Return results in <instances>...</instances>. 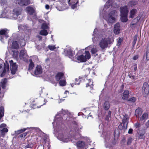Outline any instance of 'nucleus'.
I'll list each match as a JSON object with an SVG mask.
<instances>
[{
    "label": "nucleus",
    "mask_w": 149,
    "mask_h": 149,
    "mask_svg": "<svg viewBox=\"0 0 149 149\" xmlns=\"http://www.w3.org/2000/svg\"><path fill=\"white\" fill-rule=\"evenodd\" d=\"M42 72L41 67L40 65H38L34 71V74L36 75L41 74Z\"/></svg>",
    "instance_id": "obj_16"
},
{
    "label": "nucleus",
    "mask_w": 149,
    "mask_h": 149,
    "mask_svg": "<svg viewBox=\"0 0 149 149\" xmlns=\"http://www.w3.org/2000/svg\"><path fill=\"white\" fill-rule=\"evenodd\" d=\"M88 83L86 84V87H88L89 86L90 87L91 89H92L93 88V82L91 79L88 80Z\"/></svg>",
    "instance_id": "obj_29"
},
{
    "label": "nucleus",
    "mask_w": 149,
    "mask_h": 149,
    "mask_svg": "<svg viewBox=\"0 0 149 149\" xmlns=\"http://www.w3.org/2000/svg\"><path fill=\"white\" fill-rule=\"evenodd\" d=\"M19 46L17 43V42L15 41L12 43V47L15 49H17L19 48Z\"/></svg>",
    "instance_id": "obj_27"
},
{
    "label": "nucleus",
    "mask_w": 149,
    "mask_h": 149,
    "mask_svg": "<svg viewBox=\"0 0 149 149\" xmlns=\"http://www.w3.org/2000/svg\"><path fill=\"white\" fill-rule=\"evenodd\" d=\"M6 61V63H4V70L1 75V77L3 76L6 72H8L9 71V68L8 64Z\"/></svg>",
    "instance_id": "obj_13"
},
{
    "label": "nucleus",
    "mask_w": 149,
    "mask_h": 149,
    "mask_svg": "<svg viewBox=\"0 0 149 149\" xmlns=\"http://www.w3.org/2000/svg\"><path fill=\"white\" fill-rule=\"evenodd\" d=\"M21 26H22L21 25H19L18 26V28L19 30H20V29Z\"/></svg>",
    "instance_id": "obj_64"
},
{
    "label": "nucleus",
    "mask_w": 149,
    "mask_h": 149,
    "mask_svg": "<svg viewBox=\"0 0 149 149\" xmlns=\"http://www.w3.org/2000/svg\"><path fill=\"white\" fill-rule=\"evenodd\" d=\"M26 10L27 11L28 13L30 15H31L34 12L33 8L31 7H28L26 8Z\"/></svg>",
    "instance_id": "obj_23"
},
{
    "label": "nucleus",
    "mask_w": 149,
    "mask_h": 149,
    "mask_svg": "<svg viewBox=\"0 0 149 149\" xmlns=\"http://www.w3.org/2000/svg\"><path fill=\"white\" fill-rule=\"evenodd\" d=\"M85 55H81L78 56L77 59L80 62H85L86 61L87 59H89L91 57L90 54L88 51H85Z\"/></svg>",
    "instance_id": "obj_5"
},
{
    "label": "nucleus",
    "mask_w": 149,
    "mask_h": 149,
    "mask_svg": "<svg viewBox=\"0 0 149 149\" xmlns=\"http://www.w3.org/2000/svg\"><path fill=\"white\" fill-rule=\"evenodd\" d=\"M91 52L93 54H95L97 52V50L96 49L93 48L91 50Z\"/></svg>",
    "instance_id": "obj_44"
},
{
    "label": "nucleus",
    "mask_w": 149,
    "mask_h": 149,
    "mask_svg": "<svg viewBox=\"0 0 149 149\" xmlns=\"http://www.w3.org/2000/svg\"><path fill=\"white\" fill-rule=\"evenodd\" d=\"M6 126V124L4 123L0 125V128H5V127Z\"/></svg>",
    "instance_id": "obj_54"
},
{
    "label": "nucleus",
    "mask_w": 149,
    "mask_h": 149,
    "mask_svg": "<svg viewBox=\"0 0 149 149\" xmlns=\"http://www.w3.org/2000/svg\"><path fill=\"white\" fill-rule=\"evenodd\" d=\"M129 92L128 91H125L123 93L122 99L124 100H127L129 97Z\"/></svg>",
    "instance_id": "obj_18"
},
{
    "label": "nucleus",
    "mask_w": 149,
    "mask_h": 149,
    "mask_svg": "<svg viewBox=\"0 0 149 149\" xmlns=\"http://www.w3.org/2000/svg\"><path fill=\"white\" fill-rule=\"evenodd\" d=\"M143 93L144 94L148 95L149 93V86L148 84L144 83L143 85L142 88Z\"/></svg>",
    "instance_id": "obj_8"
},
{
    "label": "nucleus",
    "mask_w": 149,
    "mask_h": 149,
    "mask_svg": "<svg viewBox=\"0 0 149 149\" xmlns=\"http://www.w3.org/2000/svg\"><path fill=\"white\" fill-rule=\"evenodd\" d=\"M148 114L147 113H144L142 115V116L140 117V120H144L145 121L148 118Z\"/></svg>",
    "instance_id": "obj_24"
},
{
    "label": "nucleus",
    "mask_w": 149,
    "mask_h": 149,
    "mask_svg": "<svg viewBox=\"0 0 149 149\" xmlns=\"http://www.w3.org/2000/svg\"><path fill=\"white\" fill-rule=\"evenodd\" d=\"M117 16V13L116 11L113 10L109 14L105 19L108 23H113L115 22Z\"/></svg>",
    "instance_id": "obj_2"
},
{
    "label": "nucleus",
    "mask_w": 149,
    "mask_h": 149,
    "mask_svg": "<svg viewBox=\"0 0 149 149\" xmlns=\"http://www.w3.org/2000/svg\"><path fill=\"white\" fill-rule=\"evenodd\" d=\"M67 54L68 56L70 58H72L73 56V54L71 49H69L67 51Z\"/></svg>",
    "instance_id": "obj_33"
},
{
    "label": "nucleus",
    "mask_w": 149,
    "mask_h": 149,
    "mask_svg": "<svg viewBox=\"0 0 149 149\" xmlns=\"http://www.w3.org/2000/svg\"><path fill=\"white\" fill-rule=\"evenodd\" d=\"M133 129H130L128 131V133L130 134H131L132 133Z\"/></svg>",
    "instance_id": "obj_57"
},
{
    "label": "nucleus",
    "mask_w": 149,
    "mask_h": 149,
    "mask_svg": "<svg viewBox=\"0 0 149 149\" xmlns=\"http://www.w3.org/2000/svg\"><path fill=\"white\" fill-rule=\"evenodd\" d=\"M42 28L43 29H47L49 28L48 25L46 23H43L42 25Z\"/></svg>",
    "instance_id": "obj_37"
},
{
    "label": "nucleus",
    "mask_w": 149,
    "mask_h": 149,
    "mask_svg": "<svg viewBox=\"0 0 149 149\" xmlns=\"http://www.w3.org/2000/svg\"><path fill=\"white\" fill-rule=\"evenodd\" d=\"M48 47L50 50L52 51L54 50L56 48V47L55 46L52 45H49Z\"/></svg>",
    "instance_id": "obj_38"
},
{
    "label": "nucleus",
    "mask_w": 149,
    "mask_h": 149,
    "mask_svg": "<svg viewBox=\"0 0 149 149\" xmlns=\"http://www.w3.org/2000/svg\"><path fill=\"white\" fill-rule=\"evenodd\" d=\"M136 12L137 10L135 9H133L131 10L130 12V18H134L135 14H136Z\"/></svg>",
    "instance_id": "obj_22"
},
{
    "label": "nucleus",
    "mask_w": 149,
    "mask_h": 149,
    "mask_svg": "<svg viewBox=\"0 0 149 149\" xmlns=\"http://www.w3.org/2000/svg\"><path fill=\"white\" fill-rule=\"evenodd\" d=\"M77 128L76 130L78 131H79L80 129H82V127L81 125H77Z\"/></svg>",
    "instance_id": "obj_45"
},
{
    "label": "nucleus",
    "mask_w": 149,
    "mask_h": 149,
    "mask_svg": "<svg viewBox=\"0 0 149 149\" xmlns=\"http://www.w3.org/2000/svg\"><path fill=\"white\" fill-rule=\"evenodd\" d=\"M139 138L140 139H144L145 138V136L143 134H141L139 136Z\"/></svg>",
    "instance_id": "obj_51"
},
{
    "label": "nucleus",
    "mask_w": 149,
    "mask_h": 149,
    "mask_svg": "<svg viewBox=\"0 0 149 149\" xmlns=\"http://www.w3.org/2000/svg\"><path fill=\"white\" fill-rule=\"evenodd\" d=\"M20 46L22 47L25 46V40L24 39H22L20 41Z\"/></svg>",
    "instance_id": "obj_40"
},
{
    "label": "nucleus",
    "mask_w": 149,
    "mask_h": 149,
    "mask_svg": "<svg viewBox=\"0 0 149 149\" xmlns=\"http://www.w3.org/2000/svg\"><path fill=\"white\" fill-rule=\"evenodd\" d=\"M129 119L128 117L126 115L124 116L122 120V123L118 126V128L120 130H126L127 129Z\"/></svg>",
    "instance_id": "obj_4"
},
{
    "label": "nucleus",
    "mask_w": 149,
    "mask_h": 149,
    "mask_svg": "<svg viewBox=\"0 0 149 149\" xmlns=\"http://www.w3.org/2000/svg\"><path fill=\"white\" fill-rule=\"evenodd\" d=\"M59 84L61 86H64L66 84L65 81L64 80H61L59 81Z\"/></svg>",
    "instance_id": "obj_35"
},
{
    "label": "nucleus",
    "mask_w": 149,
    "mask_h": 149,
    "mask_svg": "<svg viewBox=\"0 0 149 149\" xmlns=\"http://www.w3.org/2000/svg\"><path fill=\"white\" fill-rule=\"evenodd\" d=\"M137 2L136 1H132L130 2V4L131 5L134 6L137 4Z\"/></svg>",
    "instance_id": "obj_46"
},
{
    "label": "nucleus",
    "mask_w": 149,
    "mask_h": 149,
    "mask_svg": "<svg viewBox=\"0 0 149 149\" xmlns=\"http://www.w3.org/2000/svg\"><path fill=\"white\" fill-rule=\"evenodd\" d=\"M134 126L136 128H139L140 126V124L139 123L137 122L134 124Z\"/></svg>",
    "instance_id": "obj_43"
},
{
    "label": "nucleus",
    "mask_w": 149,
    "mask_h": 149,
    "mask_svg": "<svg viewBox=\"0 0 149 149\" xmlns=\"http://www.w3.org/2000/svg\"><path fill=\"white\" fill-rule=\"evenodd\" d=\"M132 141V139L131 138H129L127 140V145H129L131 143Z\"/></svg>",
    "instance_id": "obj_48"
},
{
    "label": "nucleus",
    "mask_w": 149,
    "mask_h": 149,
    "mask_svg": "<svg viewBox=\"0 0 149 149\" xmlns=\"http://www.w3.org/2000/svg\"><path fill=\"white\" fill-rule=\"evenodd\" d=\"M45 8L47 9H49V6L47 4L45 6Z\"/></svg>",
    "instance_id": "obj_59"
},
{
    "label": "nucleus",
    "mask_w": 149,
    "mask_h": 149,
    "mask_svg": "<svg viewBox=\"0 0 149 149\" xmlns=\"http://www.w3.org/2000/svg\"><path fill=\"white\" fill-rule=\"evenodd\" d=\"M30 64L29 65L28 70L30 71L34 67V64L33 63L31 60H30Z\"/></svg>",
    "instance_id": "obj_32"
},
{
    "label": "nucleus",
    "mask_w": 149,
    "mask_h": 149,
    "mask_svg": "<svg viewBox=\"0 0 149 149\" xmlns=\"http://www.w3.org/2000/svg\"><path fill=\"white\" fill-rule=\"evenodd\" d=\"M110 117H111V116H108V115H107L106 116V118H105L106 120H107V121H109V118H110Z\"/></svg>",
    "instance_id": "obj_55"
},
{
    "label": "nucleus",
    "mask_w": 149,
    "mask_h": 149,
    "mask_svg": "<svg viewBox=\"0 0 149 149\" xmlns=\"http://www.w3.org/2000/svg\"><path fill=\"white\" fill-rule=\"evenodd\" d=\"M122 40L121 39H120V38L118 40V43L117 44V45L118 46H119L120 45L121 43L122 42Z\"/></svg>",
    "instance_id": "obj_49"
},
{
    "label": "nucleus",
    "mask_w": 149,
    "mask_h": 149,
    "mask_svg": "<svg viewBox=\"0 0 149 149\" xmlns=\"http://www.w3.org/2000/svg\"><path fill=\"white\" fill-rule=\"evenodd\" d=\"M62 118L60 117L59 115H56V118L54 122L52 124L53 125V126L54 127L55 125H57V124L59 122H60L62 120Z\"/></svg>",
    "instance_id": "obj_15"
},
{
    "label": "nucleus",
    "mask_w": 149,
    "mask_h": 149,
    "mask_svg": "<svg viewBox=\"0 0 149 149\" xmlns=\"http://www.w3.org/2000/svg\"><path fill=\"white\" fill-rule=\"evenodd\" d=\"M111 43L109 38L107 36L101 37L99 41L98 45L102 49H104L107 48L108 45Z\"/></svg>",
    "instance_id": "obj_1"
},
{
    "label": "nucleus",
    "mask_w": 149,
    "mask_h": 149,
    "mask_svg": "<svg viewBox=\"0 0 149 149\" xmlns=\"http://www.w3.org/2000/svg\"><path fill=\"white\" fill-rule=\"evenodd\" d=\"M70 1L73 4L71 6V8L72 9H73L77 7V4L78 3V0H69L68 2L69 4H70Z\"/></svg>",
    "instance_id": "obj_17"
},
{
    "label": "nucleus",
    "mask_w": 149,
    "mask_h": 149,
    "mask_svg": "<svg viewBox=\"0 0 149 149\" xmlns=\"http://www.w3.org/2000/svg\"><path fill=\"white\" fill-rule=\"evenodd\" d=\"M0 40L1 41L3 42V38H4V37L7 38L8 37V35L7 33V31L5 29H2L0 31Z\"/></svg>",
    "instance_id": "obj_10"
},
{
    "label": "nucleus",
    "mask_w": 149,
    "mask_h": 149,
    "mask_svg": "<svg viewBox=\"0 0 149 149\" xmlns=\"http://www.w3.org/2000/svg\"><path fill=\"white\" fill-rule=\"evenodd\" d=\"M16 3L21 6H26L29 3V0H16Z\"/></svg>",
    "instance_id": "obj_12"
},
{
    "label": "nucleus",
    "mask_w": 149,
    "mask_h": 149,
    "mask_svg": "<svg viewBox=\"0 0 149 149\" xmlns=\"http://www.w3.org/2000/svg\"><path fill=\"white\" fill-rule=\"evenodd\" d=\"M145 126L146 128H148L149 127V119L148 120L146 123Z\"/></svg>",
    "instance_id": "obj_53"
},
{
    "label": "nucleus",
    "mask_w": 149,
    "mask_h": 149,
    "mask_svg": "<svg viewBox=\"0 0 149 149\" xmlns=\"http://www.w3.org/2000/svg\"><path fill=\"white\" fill-rule=\"evenodd\" d=\"M120 30V25L119 23H116L114 26V32L116 34H118Z\"/></svg>",
    "instance_id": "obj_14"
},
{
    "label": "nucleus",
    "mask_w": 149,
    "mask_h": 149,
    "mask_svg": "<svg viewBox=\"0 0 149 149\" xmlns=\"http://www.w3.org/2000/svg\"><path fill=\"white\" fill-rule=\"evenodd\" d=\"M8 131V129L6 128H3L1 129L0 131L2 135H4Z\"/></svg>",
    "instance_id": "obj_31"
},
{
    "label": "nucleus",
    "mask_w": 149,
    "mask_h": 149,
    "mask_svg": "<svg viewBox=\"0 0 149 149\" xmlns=\"http://www.w3.org/2000/svg\"><path fill=\"white\" fill-rule=\"evenodd\" d=\"M19 57L21 59L24 60L27 58L28 55L25 49H23L20 51L19 53Z\"/></svg>",
    "instance_id": "obj_11"
},
{
    "label": "nucleus",
    "mask_w": 149,
    "mask_h": 149,
    "mask_svg": "<svg viewBox=\"0 0 149 149\" xmlns=\"http://www.w3.org/2000/svg\"><path fill=\"white\" fill-rule=\"evenodd\" d=\"M14 54L15 55V56L16 57L18 56V52H16L14 53Z\"/></svg>",
    "instance_id": "obj_60"
},
{
    "label": "nucleus",
    "mask_w": 149,
    "mask_h": 149,
    "mask_svg": "<svg viewBox=\"0 0 149 149\" xmlns=\"http://www.w3.org/2000/svg\"><path fill=\"white\" fill-rule=\"evenodd\" d=\"M7 83V79L6 78L2 79L1 82V86L3 88H4L6 86V84Z\"/></svg>",
    "instance_id": "obj_25"
},
{
    "label": "nucleus",
    "mask_w": 149,
    "mask_h": 149,
    "mask_svg": "<svg viewBox=\"0 0 149 149\" xmlns=\"http://www.w3.org/2000/svg\"><path fill=\"white\" fill-rule=\"evenodd\" d=\"M76 82L75 83V84H79V82H80V80L79 79L76 78L75 79Z\"/></svg>",
    "instance_id": "obj_47"
},
{
    "label": "nucleus",
    "mask_w": 149,
    "mask_h": 149,
    "mask_svg": "<svg viewBox=\"0 0 149 149\" xmlns=\"http://www.w3.org/2000/svg\"><path fill=\"white\" fill-rule=\"evenodd\" d=\"M111 112L109 111L108 112V115H107L111 116Z\"/></svg>",
    "instance_id": "obj_62"
},
{
    "label": "nucleus",
    "mask_w": 149,
    "mask_h": 149,
    "mask_svg": "<svg viewBox=\"0 0 149 149\" xmlns=\"http://www.w3.org/2000/svg\"><path fill=\"white\" fill-rule=\"evenodd\" d=\"M128 12L127 6H125L120 8L121 19L122 22H126L127 21V16Z\"/></svg>",
    "instance_id": "obj_3"
},
{
    "label": "nucleus",
    "mask_w": 149,
    "mask_h": 149,
    "mask_svg": "<svg viewBox=\"0 0 149 149\" xmlns=\"http://www.w3.org/2000/svg\"><path fill=\"white\" fill-rule=\"evenodd\" d=\"M133 68H134V71H135L137 69V65L136 63H134L132 66Z\"/></svg>",
    "instance_id": "obj_50"
},
{
    "label": "nucleus",
    "mask_w": 149,
    "mask_h": 149,
    "mask_svg": "<svg viewBox=\"0 0 149 149\" xmlns=\"http://www.w3.org/2000/svg\"><path fill=\"white\" fill-rule=\"evenodd\" d=\"M66 112L65 111L63 110V109H61V111H60L58 113L59 114H63V115H65L66 114Z\"/></svg>",
    "instance_id": "obj_42"
},
{
    "label": "nucleus",
    "mask_w": 149,
    "mask_h": 149,
    "mask_svg": "<svg viewBox=\"0 0 149 149\" xmlns=\"http://www.w3.org/2000/svg\"><path fill=\"white\" fill-rule=\"evenodd\" d=\"M58 137L60 138V140L62 141L63 142H67L68 141L69 139H68L65 138L63 135H60Z\"/></svg>",
    "instance_id": "obj_28"
},
{
    "label": "nucleus",
    "mask_w": 149,
    "mask_h": 149,
    "mask_svg": "<svg viewBox=\"0 0 149 149\" xmlns=\"http://www.w3.org/2000/svg\"><path fill=\"white\" fill-rule=\"evenodd\" d=\"M146 57L147 60H149V45L147 47Z\"/></svg>",
    "instance_id": "obj_34"
},
{
    "label": "nucleus",
    "mask_w": 149,
    "mask_h": 149,
    "mask_svg": "<svg viewBox=\"0 0 149 149\" xmlns=\"http://www.w3.org/2000/svg\"><path fill=\"white\" fill-rule=\"evenodd\" d=\"M139 56L138 55H136L134 56L133 58V59L134 60H136L138 59V58Z\"/></svg>",
    "instance_id": "obj_58"
},
{
    "label": "nucleus",
    "mask_w": 149,
    "mask_h": 149,
    "mask_svg": "<svg viewBox=\"0 0 149 149\" xmlns=\"http://www.w3.org/2000/svg\"><path fill=\"white\" fill-rule=\"evenodd\" d=\"M9 62L10 66L11 73L13 74H14L16 73L17 68L16 63H13L12 60H10Z\"/></svg>",
    "instance_id": "obj_6"
},
{
    "label": "nucleus",
    "mask_w": 149,
    "mask_h": 149,
    "mask_svg": "<svg viewBox=\"0 0 149 149\" xmlns=\"http://www.w3.org/2000/svg\"><path fill=\"white\" fill-rule=\"evenodd\" d=\"M26 134L27 133H23L20 135V137H24L26 135Z\"/></svg>",
    "instance_id": "obj_56"
},
{
    "label": "nucleus",
    "mask_w": 149,
    "mask_h": 149,
    "mask_svg": "<svg viewBox=\"0 0 149 149\" xmlns=\"http://www.w3.org/2000/svg\"><path fill=\"white\" fill-rule=\"evenodd\" d=\"M64 76V74L62 72H58L55 76V78L57 81H58L61 79H62Z\"/></svg>",
    "instance_id": "obj_19"
},
{
    "label": "nucleus",
    "mask_w": 149,
    "mask_h": 149,
    "mask_svg": "<svg viewBox=\"0 0 149 149\" xmlns=\"http://www.w3.org/2000/svg\"><path fill=\"white\" fill-rule=\"evenodd\" d=\"M22 9L20 8H17L14 9L13 11V16L15 19H16L17 17L20 15L21 14Z\"/></svg>",
    "instance_id": "obj_7"
},
{
    "label": "nucleus",
    "mask_w": 149,
    "mask_h": 149,
    "mask_svg": "<svg viewBox=\"0 0 149 149\" xmlns=\"http://www.w3.org/2000/svg\"><path fill=\"white\" fill-rule=\"evenodd\" d=\"M137 38V35H136L135 36L134 38V40L133 41V44L134 45L135 44Z\"/></svg>",
    "instance_id": "obj_41"
},
{
    "label": "nucleus",
    "mask_w": 149,
    "mask_h": 149,
    "mask_svg": "<svg viewBox=\"0 0 149 149\" xmlns=\"http://www.w3.org/2000/svg\"><path fill=\"white\" fill-rule=\"evenodd\" d=\"M77 146L78 148H81V149H86V146L88 145V144L85 143L83 141H79L77 143Z\"/></svg>",
    "instance_id": "obj_9"
},
{
    "label": "nucleus",
    "mask_w": 149,
    "mask_h": 149,
    "mask_svg": "<svg viewBox=\"0 0 149 149\" xmlns=\"http://www.w3.org/2000/svg\"><path fill=\"white\" fill-rule=\"evenodd\" d=\"M97 31V29H94V31H93V35L95 34V32Z\"/></svg>",
    "instance_id": "obj_63"
},
{
    "label": "nucleus",
    "mask_w": 149,
    "mask_h": 149,
    "mask_svg": "<svg viewBox=\"0 0 149 149\" xmlns=\"http://www.w3.org/2000/svg\"><path fill=\"white\" fill-rule=\"evenodd\" d=\"M110 107V104L109 101H106L103 104V108L106 110H108Z\"/></svg>",
    "instance_id": "obj_21"
},
{
    "label": "nucleus",
    "mask_w": 149,
    "mask_h": 149,
    "mask_svg": "<svg viewBox=\"0 0 149 149\" xmlns=\"http://www.w3.org/2000/svg\"><path fill=\"white\" fill-rule=\"evenodd\" d=\"M4 108L3 107H0V120L4 115Z\"/></svg>",
    "instance_id": "obj_26"
},
{
    "label": "nucleus",
    "mask_w": 149,
    "mask_h": 149,
    "mask_svg": "<svg viewBox=\"0 0 149 149\" xmlns=\"http://www.w3.org/2000/svg\"><path fill=\"white\" fill-rule=\"evenodd\" d=\"M26 128H24L17 130V131H15V132L16 134H19L24 132L25 130H26Z\"/></svg>",
    "instance_id": "obj_36"
},
{
    "label": "nucleus",
    "mask_w": 149,
    "mask_h": 149,
    "mask_svg": "<svg viewBox=\"0 0 149 149\" xmlns=\"http://www.w3.org/2000/svg\"><path fill=\"white\" fill-rule=\"evenodd\" d=\"M3 139H0V147L3 146L4 145V143H3Z\"/></svg>",
    "instance_id": "obj_52"
},
{
    "label": "nucleus",
    "mask_w": 149,
    "mask_h": 149,
    "mask_svg": "<svg viewBox=\"0 0 149 149\" xmlns=\"http://www.w3.org/2000/svg\"><path fill=\"white\" fill-rule=\"evenodd\" d=\"M37 37L39 39V40H41L42 38V37L41 36H38Z\"/></svg>",
    "instance_id": "obj_61"
},
{
    "label": "nucleus",
    "mask_w": 149,
    "mask_h": 149,
    "mask_svg": "<svg viewBox=\"0 0 149 149\" xmlns=\"http://www.w3.org/2000/svg\"><path fill=\"white\" fill-rule=\"evenodd\" d=\"M48 33L46 30L43 29L41 30L40 33V34L43 36H47Z\"/></svg>",
    "instance_id": "obj_30"
},
{
    "label": "nucleus",
    "mask_w": 149,
    "mask_h": 149,
    "mask_svg": "<svg viewBox=\"0 0 149 149\" xmlns=\"http://www.w3.org/2000/svg\"><path fill=\"white\" fill-rule=\"evenodd\" d=\"M142 113V110L139 108L136 109L135 111V115L137 117L140 116Z\"/></svg>",
    "instance_id": "obj_20"
},
{
    "label": "nucleus",
    "mask_w": 149,
    "mask_h": 149,
    "mask_svg": "<svg viewBox=\"0 0 149 149\" xmlns=\"http://www.w3.org/2000/svg\"><path fill=\"white\" fill-rule=\"evenodd\" d=\"M128 101L131 102L133 103L135 102L136 101V98L134 97H132L130 98L128 100Z\"/></svg>",
    "instance_id": "obj_39"
}]
</instances>
